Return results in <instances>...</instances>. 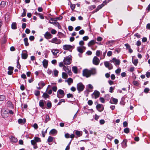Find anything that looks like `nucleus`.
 I'll return each instance as SVG.
<instances>
[{"instance_id": "obj_3", "label": "nucleus", "mask_w": 150, "mask_h": 150, "mask_svg": "<svg viewBox=\"0 0 150 150\" xmlns=\"http://www.w3.org/2000/svg\"><path fill=\"white\" fill-rule=\"evenodd\" d=\"M49 42L56 44H59L62 42V40L60 39L57 38V37H55L52 39L51 40H49Z\"/></svg>"}, {"instance_id": "obj_30", "label": "nucleus", "mask_w": 150, "mask_h": 150, "mask_svg": "<svg viewBox=\"0 0 150 150\" xmlns=\"http://www.w3.org/2000/svg\"><path fill=\"white\" fill-rule=\"evenodd\" d=\"M44 102H45V101H43L42 100H40L39 101V105L40 107H43L44 106Z\"/></svg>"}, {"instance_id": "obj_21", "label": "nucleus", "mask_w": 150, "mask_h": 150, "mask_svg": "<svg viewBox=\"0 0 150 150\" xmlns=\"http://www.w3.org/2000/svg\"><path fill=\"white\" fill-rule=\"evenodd\" d=\"M44 117L45 118V120L44 122L45 123H47L50 120L49 116L47 115H46Z\"/></svg>"}, {"instance_id": "obj_5", "label": "nucleus", "mask_w": 150, "mask_h": 150, "mask_svg": "<svg viewBox=\"0 0 150 150\" xmlns=\"http://www.w3.org/2000/svg\"><path fill=\"white\" fill-rule=\"evenodd\" d=\"M110 61L111 62L114 63L116 66L119 65L120 62V60L117 59L115 58H113Z\"/></svg>"}, {"instance_id": "obj_36", "label": "nucleus", "mask_w": 150, "mask_h": 150, "mask_svg": "<svg viewBox=\"0 0 150 150\" xmlns=\"http://www.w3.org/2000/svg\"><path fill=\"white\" fill-rule=\"evenodd\" d=\"M62 77L64 79H66L68 77L67 74L65 72H62Z\"/></svg>"}, {"instance_id": "obj_12", "label": "nucleus", "mask_w": 150, "mask_h": 150, "mask_svg": "<svg viewBox=\"0 0 150 150\" xmlns=\"http://www.w3.org/2000/svg\"><path fill=\"white\" fill-rule=\"evenodd\" d=\"M45 38L47 39L51 38L52 37V35L50 33L47 32L44 35Z\"/></svg>"}, {"instance_id": "obj_63", "label": "nucleus", "mask_w": 150, "mask_h": 150, "mask_svg": "<svg viewBox=\"0 0 150 150\" xmlns=\"http://www.w3.org/2000/svg\"><path fill=\"white\" fill-rule=\"evenodd\" d=\"M84 31L83 30H81L79 31V33L80 35H83L84 34Z\"/></svg>"}, {"instance_id": "obj_29", "label": "nucleus", "mask_w": 150, "mask_h": 150, "mask_svg": "<svg viewBox=\"0 0 150 150\" xmlns=\"http://www.w3.org/2000/svg\"><path fill=\"white\" fill-rule=\"evenodd\" d=\"M45 85V83L42 81H40L38 83V85L39 86L42 87V88Z\"/></svg>"}, {"instance_id": "obj_46", "label": "nucleus", "mask_w": 150, "mask_h": 150, "mask_svg": "<svg viewBox=\"0 0 150 150\" xmlns=\"http://www.w3.org/2000/svg\"><path fill=\"white\" fill-rule=\"evenodd\" d=\"M47 129H46L45 131H44V130H43L42 131V137H45V134L47 133Z\"/></svg>"}, {"instance_id": "obj_23", "label": "nucleus", "mask_w": 150, "mask_h": 150, "mask_svg": "<svg viewBox=\"0 0 150 150\" xmlns=\"http://www.w3.org/2000/svg\"><path fill=\"white\" fill-rule=\"evenodd\" d=\"M52 52L54 55L56 56L58 52V50L57 49H53Z\"/></svg>"}, {"instance_id": "obj_43", "label": "nucleus", "mask_w": 150, "mask_h": 150, "mask_svg": "<svg viewBox=\"0 0 150 150\" xmlns=\"http://www.w3.org/2000/svg\"><path fill=\"white\" fill-rule=\"evenodd\" d=\"M47 106L48 108H50L52 106V104L51 102L50 101L48 102L47 103Z\"/></svg>"}, {"instance_id": "obj_33", "label": "nucleus", "mask_w": 150, "mask_h": 150, "mask_svg": "<svg viewBox=\"0 0 150 150\" xmlns=\"http://www.w3.org/2000/svg\"><path fill=\"white\" fill-rule=\"evenodd\" d=\"M57 131L55 129H52L50 132V134H54L57 133Z\"/></svg>"}, {"instance_id": "obj_44", "label": "nucleus", "mask_w": 150, "mask_h": 150, "mask_svg": "<svg viewBox=\"0 0 150 150\" xmlns=\"http://www.w3.org/2000/svg\"><path fill=\"white\" fill-rule=\"evenodd\" d=\"M34 94L35 96H38L40 94V92L36 90L34 92Z\"/></svg>"}, {"instance_id": "obj_47", "label": "nucleus", "mask_w": 150, "mask_h": 150, "mask_svg": "<svg viewBox=\"0 0 150 150\" xmlns=\"http://www.w3.org/2000/svg\"><path fill=\"white\" fill-rule=\"evenodd\" d=\"M50 23L53 24L55 26H57L58 25V24H59L58 22L56 21H54V22H52V23H51V22H50Z\"/></svg>"}, {"instance_id": "obj_38", "label": "nucleus", "mask_w": 150, "mask_h": 150, "mask_svg": "<svg viewBox=\"0 0 150 150\" xmlns=\"http://www.w3.org/2000/svg\"><path fill=\"white\" fill-rule=\"evenodd\" d=\"M133 63L135 66H137L138 63V60L137 59H134L132 61Z\"/></svg>"}, {"instance_id": "obj_58", "label": "nucleus", "mask_w": 150, "mask_h": 150, "mask_svg": "<svg viewBox=\"0 0 150 150\" xmlns=\"http://www.w3.org/2000/svg\"><path fill=\"white\" fill-rule=\"evenodd\" d=\"M101 51L100 50H97L96 52V55L97 56H99L100 54Z\"/></svg>"}, {"instance_id": "obj_15", "label": "nucleus", "mask_w": 150, "mask_h": 150, "mask_svg": "<svg viewBox=\"0 0 150 150\" xmlns=\"http://www.w3.org/2000/svg\"><path fill=\"white\" fill-rule=\"evenodd\" d=\"M48 61L46 59H44L42 62V64L44 67L47 68L48 65Z\"/></svg>"}, {"instance_id": "obj_34", "label": "nucleus", "mask_w": 150, "mask_h": 150, "mask_svg": "<svg viewBox=\"0 0 150 150\" xmlns=\"http://www.w3.org/2000/svg\"><path fill=\"white\" fill-rule=\"evenodd\" d=\"M72 70L76 74L77 73V68L76 67H73L72 68Z\"/></svg>"}, {"instance_id": "obj_40", "label": "nucleus", "mask_w": 150, "mask_h": 150, "mask_svg": "<svg viewBox=\"0 0 150 150\" xmlns=\"http://www.w3.org/2000/svg\"><path fill=\"white\" fill-rule=\"evenodd\" d=\"M35 13H36V15L37 16L39 15V17L41 19H43L44 18V17L42 15V14H41L40 13H38L36 12H35Z\"/></svg>"}, {"instance_id": "obj_52", "label": "nucleus", "mask_w": 150, "mask_h": 150, "mask_svg": "<svg viewBox=\"0 0 150 150\" xmlns=\"http://www.w3.org/2000/svg\"><path fill=\"white\" fill-rule=\"evenodd\" d=\"M107 137L109 139L111 140L113 139V137L109 134L107 135Z\"/></svg>"}, {"instance_id": "obj_50", "label": "nucleus", "mask_w": 150, "mask_h": 150, "mask_svg": "<svg viewBox=\"0 0 150 150\" xmlns=\"http://www.w3.org/2000/svg\"><path fill=\"white\" fill-rule=\"evenodd\" d=\"M65 102V100L64 99H62L60 100L59 102L58 103L57 105H60L61 104L62 102L64 103Z\"/></svg>"}, {"instance_id": "obj_9", "label": "nucleus", "mask_w": 150, "mask_h": 150, "mask_svg": "<svg viewBox=\"0 0 150 150\" xmlns=\"http://www.w3.org/2000/svg\"><path fill=\"white\" fill-rule=\"evenodd\" d=\"M72 46L69 45H65L63 46V49L65 50H69V51H71L70 50H72Z\"/></svg>"}, {"instance_id": "obj_31", "label": "nucleus", "mask_w": 150, "mask_h": 150, "mask_svg": "<svg viewBox=\"0 0 150 150\" xmlns=\"http://www.w3.org/2000/svg\"><path fill=\"white\" fill-rule=\"evenodd\" d=\"M53 73L55 76H57L58 74V71L55 69H54L53 71Z\"/></svg>"}, {"instance_id": "obj_62", "label": "nucleus", "mask_w": 150, "mask_h": 150, "mask_svg": "<svg viewBox=\"0 0 150 150\" xmlns=\"http://www.w3.org/2000/svg\"><path fill=\"white\" fill-rule=\"evenodd\" d=\"M33 127L35 129H37L38 128V125L36 123H35L34 124Z\"/></svg>"}, {"instance_id": "obj_64", "label": "nucleus", "mask_w": 150, "mask_h": 150, "mask_svg": "<svg viewBox=\"0 0 150 150\" xmlns=\"http://www.w3.org/2000/svg\"><path fill=\"white\" fill-rule=\"evenodd\" d=\"M146 75L147 77L148 78H149V77H150V72H146Z\"/></svg>"}, {"instance_id": "obj_55", "label": "nucleus", "mask_w": 150, "mask_h": 150, "mask_svg": "<svg viewBox=\"0 0 150 150\" xmlns=\"http://www.w3.org/2000/svg\"><path fill=\"white\" fill-rule=\"evenodd\" d=\"M67 97L68 98H73V95L72 94L69 93L67 94Z\"/></svg>"}, {"instance_id": "obj_59", "label": "nucleus", "mask_w": 150, "mask_h": 150, "mask_svg": "<svg viewBox=\"0 0 150 150\" xmlns=\"http://www.w3.org/2000/svg\"><path fill=\"white\" fill-rule=\"evenodd\" d=\"M53 71H52V70L51 69H48L47 71V73L49 74V75H50L51 74H52V72Z\"/></svg>"}, {"instance_id": "obj_20", "label": "nucleus", "mask_w": 150, "mask_h": 150, "mask_svg": "<svg viewBox=\"0 0 150 150\" xmlns=\"http://www.w3.org/2000/svg\"><path fill=\"white\" fill-rule=\"evenodd\" d=\"M26 121V120L25 119L23 120L22 119H19L18 120V122L19 123L21 124V123H25Z\"/></svg>"}, {"instance_id": "obj_39", "label": "nucleus", "mask_w": 150, "mask_h": 150, "mask_svg": "<svg viewBox=\"0 0 150 150\" xmlns=\"http://www.w3.org/2000/svg\"><path fill=\"white\" fill-rule=\"evenodd\" d=\"M112 98L114 103L115 104H116L118 102V100L117 99L113 98L112 97Z\"/></svg>"}, {"instance_id": "obj_28", "label": "nucleus", "mask_w": 150, "mask_h": 150, "mask_svg": "<svg viewBox=\"0 0 150 150\" xmlns=\"http://www.w3.org/2000/svg\"><path fill=\"white\" fill-rule=\"evenodd\" d=\"M115 41V40H114L108 41L106 42V44L107 45L110 44V45L111 46L114 44Z\"/></svg>"}, {"instance_id": "obj_57", "label": "nucleus", "mask_w": 150, "mask_h": 150, "mask_svg": "<svg viewBox=\"0 0 150 150\" xmlns=\"http://www.w3.org/2000/svg\"><path fill=\"white\" fill-rule=\"evenodd\" d=\"M111 0H105L103 2V4L105 5L107 3L109 2L110 1H111Z\"/></svg>"}, {"instance_id": "obj_53", "label": "nucleus", "mask_w": 150, "mask_h": 150, "mask_svg": "<svg viewBox=\"0 0 150 150\" xmlns=\"http://www.w3.org/2000/svg\"><path fill=\"white\" fill-rule=\"evenodd\" d=\"M134 36L137 37L138 38H140L141 37V35L137 33L135 34Z\"/></svg>"}, {"instance_id": "obj_27", "label": "nucleus", "mask_w": 150, "mask_h": 150, "mask_svg": "<svg viewBox=\"0 0 150 150\" xmlns=\"http://www.w3.org/2000/svg\"><path fill=\"white\" fill-rule=\"evenodd\" d=\"M11 28L13 29H16L17 28L16 23L15 22L11 24Z\"/></svg>"}, {"instance_id": "obj_22", "label": "nucleus", "mask_w": 150, "mask_h": 150, "mask_svg": "<svg viewBox=\"0 0 150 150\" xmlns=\"http://www.w3.org/2000/svg\"><path fill=\"white\" fill-rule=\"evenodd\" d=\"M104 6V5L103 3H102V4H101L99 5L96 9V11L95 12L98 11L99 10L102 8Z\"/></svg>"}, {"instance_id": "obj_11", "label": "nucleus", "mask_w": 150, "mask_h": 150, "mask_svg": "<svg viewBox=\"0 0 150 150\" xmlns=\"http://www.w3.org/2000/svg\"><path fill=\"white\" fill-rule=\"evenodd\" d=\"M86 47L83 46L82 47H78L77 48V50L78 52H79L81 54H82L84 51L83 49H85Z\"/></svg>"}, {"instance_id": "obj_26", "label": "nucleus", "mask_w": 150, "mask_h": 150, "mask_svg": "<svg viewBox=\"0 0 150 150\" xmlns=\"http://www.w3.org/2000/svg\"><path fill=\"white\" fill-rule=\"evenodd\" d=\"M42 97L46 100L47 98H49L50 96L47 93H43Z\"/></svg>"}, {"instance_id": "obj_18", "label": "nucleus", "mask_w": 150, "mask_h": 150, "mask_svg": "<svg viewBox=\"0 0 150 150\" xmlns=\"http://www.w3.org/2000/svg\"><path fill=\"white\" fill-rule=\"evenodd\" d=\"M75 134L78 137H79L82 136V132L81 131L76 130L75 132Z\"/></svg>"}, {"instance_id": "obj_8", "label": "nucleus", "mask_w": 150, "mask_h": 150, "mask_svg": "<svg viewBox=\"0 0 150 150\" xmlns=\"http://www.w3.org/2000/svg\"><path fill=\"white\" fill-rule=\"evenodd\" d=\"M63 69L67 72L69 75H70L71 74V71L70 67L68 66H64L63 68Z\"/></svg>"}, {"instance_id": "obj_14", "label": "nucleus", "mask_w": 150, "mask_h": 150, "mask_svg": "<svg viewBox=\"0 0 150 150\" xmlns=\"http://www.w3.org/2000/svg\"><path fill=\"white\" fill-rule=\"evenodd\" d=\"M10 139H11V142L13 143H15L18 141L17 139L13 136H11Z\"/></svg>"}, {"instance_id": "obj_37", "label": "nucleus", "mask_w": 150, "mask_h": 150, "mask_svg": "<svg viewBox=\"0 0 150 150\" xmlns=\"http://www.w3.org/2000/svg\"><path fill=\"white\" fill-rule=\"evenodd\" d=\"M53 138L50 136L47 139V141L48 142H51L53 141Z\"/></svg>"}, {"instance_id": "obj_54", "label": "nucleus", "mask_w": 150, "mask_h": 150, "mask_svg": "<svg viewBox=\"0 0 150 150\" xmlns=\"http://www.w3.org/2000/svg\"><path fill=\"white\" fill-rule=\"evenodd\" d=\"M31 143L32 145H33L37 144V142H36L34 139L31 140Z\"/></svg>"}, {"instance_id": "obj_17", "label": "nucleus", "mask_w": 150, "mask_h": 150, "mask_svg": "<svg viewBox=\"0 0 150 150\" xmlns=\"http://www.w3.org/2000/svg\"><path fill=\"white\" fill-rule=\"evenodd\" d=\"M28 57V54L26 51H25V52L23 53L22 54V58L24 59H26Z\"/></svg>"}, {"instance_id": "obj_6", "label": "nucleus", "mask_w": 150, "mask_h": 150, "mask_svg": "<svg viewBox=\"0 0 150 150\" xmlns=\"http://www.w3.org/2000/svg\"><path fill=\"white\" fill-rule=\"evenodd\" d=\"M104 64L106 67L109 70H111L113 68L112 65L108 61L104 62Z\"/></svg>"}, {"instance_id": "obj_35", "label": "nucleus", "mask_w": 150, "mask_h": 150, "mask_svg": "<svg viewBox=\"0 0 150 150\" xmlns=\"http://www.w3.org/2000/svg\"><path fill=\"white\" fill-rule=\"evenodd\" d=\"M67 81L68 84L70 85V84L72 83L73 82V80L71 78H69Z\"/></svg>"}, {"instance_id": "obj_48", "label": "nucleus", "mask_w": 150, "mask_h": 150, "mask_svg": "<svg viewBox=\"0 0 150 150\" xmlns=\"http://www.w3.org/2000/svg\"><path fill=\"white\" fill-rule=\"evenodd\" d=\"M70 7L71 9L73 11L74 10L75 7V5L74 4H71L70 5Z\"/></svg>"}, {"instance_id": "obj_25", "label": "nucleus", "mask_w": 150, "mask_h": 150, "mask_svg": "<svg viewBox=\"0 0 150 150\" xmlns=\"http://www.w3.org/2000/svg\"><path fill=\"white\" fill-rule=\"evenodd\" d=\"M24 41L25 42V45L26 46H28L29 45V44L28 42V39L27 38H25L24 39Z\"/></svg>"}, {"instance_id": "obj_41", "label": "nucleus", "mask_w": 150, "mask_h": 150, "mask_svg": "<svg viewBox=\"0 0 150 150\" xmlns=\"http://www.w3.org/2000/svg\"><path fill=\"white\" fill-rule=\"evenodd\" d=\"M23 12L22 13V15H21V16L22 17H24L26 15V10L25 9H23Z\"/></svg>"}, {"instance_id": "obj_56", "label": "nucleus", "mask_w": 150, "mask_h": 150, "mask_svg": "<svg viewBox=\"0 0 150 150\" xmlns=\"http://www.w3.org/2000/svg\"><path fill=\"white\" fill-rule=\"evenodd\" d=\"M115 87H112L111 86L110 87L109 89V91L110 93H112L113 92V90L114 89Z\"/></svg>"}, {"instance_id": "obj_1", "label": "nucleus", "mask_w": 150, "mask_h": 150, "mask_svg": "<svg viewBox=\"0 0 150 150\" xmlns=\"http://www.w3.org/2000/svg\"><path fill=\"white\" fill-rule=\"evenodd\" d=\"M96 74V68H92L90 70L85 69L83 71V75L87 78L90 77L91 75H94Z\"/></svg>"}, {"instance_id": "obj_51", "label": "nucleus", "mask_w": 150, "mask_h": 150, "mask_svg": "<svg viewBox=\"0 0 150 150\" xmlns=\"http://www.w3.org/2000/svg\"><path fill=\"white\" fill-rule=\"evenodd\" d=\"M121 69L119 68L115 70V73L117 74H119L121 72Z\"/></svg>"}, {"instance_id": "obj_49", "label": "nucleus", "mask_w": 150, "mask_h": 150, "mask_svg": "<svg viewBox=\"0 0 150 150\" xmlns=\"http://www.w3.org/2000/svg\"><path fill=\"white\" fill-rule=\"evenodd\" d=\"M133 85L136 86H137L139 85L138 82L136 81H134L133 82Z\"/></svg>"}, {"instance_id": "obj_2", "label": "nucleus", "mask_w": 150, "mask_h": 150, "mask_svg": "<svg viewBox=\"0 0 150 150\" xmlns=\"http://www.w3.org/2000/svg\"><path fill=\"white\" fill-rule=\"evenodd\" d=\"M85 88V86L81 82L78 83L77 85V88L78 91V93H80L83 91Z\"/></svg>"}, {"instance_id": "obj_45", "label": "nucleus", "mask_w": 150, "mask_h": 150, "mask_svg": "<svg viewBox=\"0 0 150 150\" xmlns=\"http://www.w3.org/2000/svg\"><path fill=\"white\" fill-rule=\"evenodd\" d=\"M124 131L125 133H129V129L128 128H126L125 129H124Z\"/></svg>"}, {"instance_id": "obj_13", "label": "nucleus", "mask_w": 150, "mask_h": 150, "mask_svg": "<svg viewBox=\"0 0 150 150\" xmlns=\"http://www.w3.org/2000/svg\"><path fill=\"white\" fill-rule=\"evenodd\" d=\"M100 94V93L99 92L97 91H95L92 95L93 96H94L95 99H96L99 97Z\"/></svg>"}, {"instance_id": "obj_10", "label": "nucleus", "mask_w": 150, "mask_h": 150, "mask_svg": "<svg viewBox=\"0 0 150 150\" xmlns=\"http://www.w3.org/2000/svg\"><path fill=\"white\" fill-rule=\"evenodd\" d=\"M97 109L99 112H101L104 110V108L103 105L102 104H98L96 106Z\"/></svg>"}, {"instance_id": "obj_19", "label": "nucleus", "mask_w": 150, "mask_h": 150, "mask_svg": "<svg viewBox=\"0 0 150 150\" xmlns=\"http://www.w3.org/2000/svg\"><path fill=\"white\" fill-rule=\"evenodd\" d=\"M59 93L61 95L64 97L65 94L64 91L62 89H59L57 91V93Z\"/></svg>"}, {"instance_id": "obj_42", "label": "nucleus", "mask_w": 150, "mask_h": 150, "mask_svg": "<svg viewBox=\"0 0 150 150\" xmlns=\"http://www.w3.org/2000/svg\"><path fill=\"white\" fill-rule=\"evenodd\" d=\"M5 98V96L4 95H0V101L4 100Z\"/></svg>"}, {"instance_id": "obj_32", "label": "nucleus", "mask_w": 150, "mask_h": 150, "mask_svg": "<svg viewBox=\"0 0 150 150\" xmlns=\"http://www.w3.org/2000/svg\"><path fill=\"white\" fill-rule=\"evenodd\" d=\"M34 140L36 142H40L41 141L40 138L38 137H35L34 138Z\"/></svg>"}, {"instance_id": "obj_61", "label": "nucleus", "mask_w": 150, "mask_h": 150, "mask_svg": "<svg viewBox=\"0 0 150 150\" xmlns=\"http://www.w3.org/2000/svg\"><path fill=\"white\" fill-rule=\"evenodd\" d=\"M88 38H89L87 36H84L83 38V40L84 41L87 40L88 39Z\"/></svg>"}, {"instance_id": "obj_16", "label": "nucleus", "mask_w": 150, "mask_h": 150, "mask_svg": "<svg viewBox=\"0 0 150 150\" xmlns=\"http://www.w3.org/2000/svg\"><path fill=\"white\" fill-rule=\"evenodd\" d=\"M127 140L126 139L124 140L122 142V147L123 148H125L127 146Z\"/></svg>"}, {"instance_id": "obj_24", "label": "nucleus", "mask_w": 150, "mask_h": 150, "mask_svg": "<svg viewBox=\"0 0 150 150\" xmlns=\"http://www.w3.org/2000/svg\"><path fill=\"white\" fill-rule=\"evenodd\" d=\"M95 43V41L94 40H92L90 41L88 43V47H91Z\"/></svg>"}, {"instance_id": "obj_60", "label": "nucleus", "mask_w": 150, "mask_h": 150, "mask_svg": "<svg viewBox=\"0 0 150 150\" xmlns=\"http://www.w3.org/2000/svg\"><path fill=\"white\" fill-rule=\"evenodd\" d=\"M51 33L52 34H55L57 33V31L55 30L52 29L51 30Z\"/></svg>"}, {"instance_id": "obj_4", "label": "nucleus", "mask_w": 150, "mask_h": 150, "mask_svg": "<svg viewBox=\"0 0 150 150\" xmlns=\"http://www.w3.org/2000/svg\"><path fill=\"white\" fill-rule=\"evenodd\" d=\"M71 57L68 56L66 57H64L63 61L65 64L69 65L71 63Z\"/></svg>"}, {"instance_id": "obj_7", "label": "nucleus", "mask_w": 150, "mask_h": 150, "mask_svg": "<svg viewBox=\"0 0 150 150\" xmlns=\"http://www.w3.org/2000/svg\"><path fill=\"white\" fill-rule=\"evenodd\" d=\"M100 63V60L96 56H95L93 59V63L95 65H97Z\"/></svg>"}]
</instances>
